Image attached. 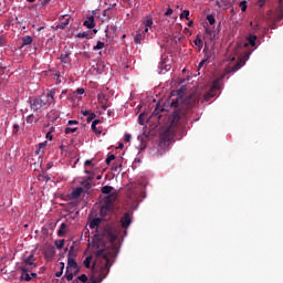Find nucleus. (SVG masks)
I'll list each match as a JSON object with an SVG mask.
<instances>
[{
  "label": "nucleus",
  "instance_id": "a878e982",
  "mask_svg": "<svg viewBox=\"0 0 283 283\" xmlns=\"http://www.w3.org/2000/svg\"><path fill=\"white\" fill-rule=\"evenodd\" d=\"M216 6H217L218 8H223V9H226V8H229V1H227V0H217V1H216Z\"/></svg>",
  "mask_w": 283,
  "mask_h": 283
},
{
  "label": "nucleus",
  "instance_id": "e433bc0d",
  "mask_svg": "<svg viewBox=\"0 0 283 283\" xmlns=\"http://www.w3.org/2000/svg\"><path fill=\"white\" fill-rule=\"evenodd\" d=\"M239 7L241 8V11L242 12H245L247 11V1L243 0L239 3Z\"/></svg>",
  "mask_w": 283,
  "mask_h": 283
},
{
  "label": "nucleus",
  "instance_id": "ddd939ff",
  "mask_svg": "<svg viewBox=\"0 0 283 283\" xmlns=\"http://www.w3.org/2000/svg\"><path fill=\"white\" fill-rule=\"evenodd\" d=\"M120 222H122V227L124 229H127L132 223L130 214L126 212V214H124V217L122 218Z\"/></svg>",
  "mask_w": 283,
  "mask_h": 283
},
{
  "label": "nucleus",
  "instance_id": "f3484780",
  "mask_svg": "<svg viewBox=\"0 0 283 283\" xmlns=\"http://www.w3.org/2000/svg\"><path fill=\"white\" fill-rule=\"evenodd\" d=\"M163 112H165L164 106H161L160 104H157L155 107V111H153V116H157L158 118H161L163 115L160 113Z\"/></svg>",
  "mask_w": 283,
  "mask_h": 283
},
{
  "label": "nucleus",
  "instance_id": "4d7b16f0",
  "mask_svg": "<svg viewBox=\"0 0 283 283\" xmlns=\"http://www.w3.org/2000/svg\"><path fill=\"white\" fill-rule=\"evenodd\" d=\"M164 65H165V61H161L160 64H159V69H160V70H164V69H165Z\"/></svg>",
  "mask_w": 283,
  "mask_h": 283
},
{
  "label": "nucleus",
  "instance_id": "a211bd4d",
  "mask_svg": "<svg viewBox=\"0 0 283 283\" xmlns=\"http://www.w3.org/2000/svg\"><path fill=\"white\" fill-rule=\"evenodd\" d=\"M82 192H83V188L82 187H77L71 193L72 199H78L81 197Z\"/></svg>",
  "mask_w": 283,
  "mask_h": 283
},
{
  "label": "nucleus",
  "instance_id": "052dcab7",
  "mask_svg": "<svg viewBox=\"0 0 283 283\" xmlns=\"http://www.w3.org/2000/svg\"><path fill=\"white\" fill-rule=\"evenodd\" d=\"M252 30L258 31L259 30V24L253 25Z\"/></svg>",
  "mask_w": 283,
  "mask_h": 283
},
{
  "label": "nucleus",
  "instance_id": "72a5a7b5",
  "mask_svg": "<svg viewBox=\"0 0 283 283\" xmlns=\"http://www.w3.org/2000/svg\"><path fill=\"white\" fill-rule=\"evenodd\" d=\"M8 45L7 38H3V35H0V48H4Z\"/></svg>",
  "mask_w": 283,
  "mask_h": 283
},
{
  "label": "nucleus",
  "instance_id": "6ab92c4d",
  "mask_svg": "<svg viewBox=\"0 0 283 283\" xmlns=\"http://www.w3.org/2000/svg\"><path fill=\"white\" fill-rule=\"evenodd\" d=\"M193 44L198 48L199 52L203 49V41L201 40L200 35L196 36Z\"/></svg>",
  "mask_w": 283,
  "mask_h": 283
},
{
  "label": "nucleus",
  "instance_id": "0e129e2a",
  "mask_svg": "<svg viewBox=\"0 0 283 283\" xmlns=\"http://www.w3.org/2000/svg\"><path fill=\"white\" fill-rule=\"evenodd\" d=\"M85 188H86V189H90V188H91V184L87 182V184L85 185Z\"/></svg>",
  "mask_w": 283,
  "mask_h": 283
},
{
  "label": "nucleus",
  "instance_id": "20e7f679",
  "mask_svg": "<svg viewBox=\"0 0 283 283\" xmlns=\"http://www.w3.org/2000/svg\"><path fill=\"white\" fill-rule=\"evenodd\" d=\"M181 115L175 112L171 124L168 128L160 133V140L165 146H169V144L174 140L176 136L175 125H178Z\"/></svg>",
  "mask_w": 283,
  "mask_h": 283
},
{
  "label": "nucleus",
  "instance_id": "49530a36",
  "mask_svg": "<svg viewBox=\"0 0 283 283\" xmlns=\"http://www.w3.org/2000/svg\"><path fill=\"white\" fill-rule=\"evenodd\" d=\"M67 125L72 126V125H78V122L75 119H71L67 122Z\"/></svg>",
  "mask_w": 283,
  "mask_h": 283
},
{
  "label": "nucleus",
  "instance_id": "dca6fc26",
  "mask_svg": "<svg viewBox=\"0 0 283 283\" xmlns=\"http://www.w3.org/2000/svg\"><path fill=\"white\" fill-rule=\"evenodd\" d=\"M60 61H61V63H64V64H71L72 59L70 57V53H67V52L62 53L60 56Z\"/></svg>",
  "mask_w": 283,
  "mask_h": 283
},
{
  "label": "nucleus",
  "instance_id": "8fccbe9b",
  "mask_svg": "<svg viewBox=\"0 0 283 283\" xmlns=\"http://www.w3.org/2000/svg\"><path fill=\"white\" fill-rule=\"evenodd\" d=\"M45 138H46L48 140H53V135H52V133H51V132L46 133Z\"/></svg>",
  "mask_w": 283,
  "mask_h": 283
},
{
  "label": "nucleus",
  "instance_id": "4be33fe9",
  "mask_svg": "<svg viewBox=\"0 0 283 283\" xmlns=\"http://www.w3.org/2000/svg\"><path fill=\"white\" fill-rule=\"evenodd\" d=\"M77 39H92L91 31H83L82 33H77Z\"/></svg>",
  "mask_w": 283,
  "mask_h": 283
},
{
  "label": "nucleus",
  "instance_id": "5701e85b",
  "mask_svg": "<svg viewBox=\"0 0 283 283\" xmlns=\"http://www.w3.org/2000/svg\"><path fill=\"white\" fill-rule=\"evenodd\" d=\"M28 125H33V123H39V119L35 118L34 114H30L29 116H27L25 118Z\"/></svg>",
  "mask_w": 283,
  "mask_h": 283
},
{
  "label": "nucleus",
  "instance_id": "2f4dec72",
  "mask_svg": "<svg viewBox=\"0 0 283 283\" xmlns=\"http://www.w3.org/2000/svg\"><path fill=\"white\" fill-rule=\"evenodd\" d=\"M92 259H93L92 255H90V256H87V258L84 260L83 264H84L85 268H87V269L91 268Z\"/></svg>",
  "mask_w": 283,
  "mask_h": 283
},
{
  "label": "nucleus",
  "instance_id": "774afa93",
  "mask_svg": "<svg viewBox=\"0 0 283 283\" xmlns=\"http://www.w3.org/2000/svg\"><path fill=\"white\" fill-rule=\"evenodd\" d=\"M73 249H74V247L72 245L69 254H72Z\"/></svg>",
  "mask_w": 283,
  "mask_h": 283
},
{
  "label": "nucleus",
  "instance_id": "de8ad7c7",
  "mask_svg": "<svg viewBox=\"0 0 283 283\" xmlns=\"http://www.w3.org/2000/svg\"><path fill=\"white\" fill-rule=\"evenodd\" d=\"M268 2V0H259L258 4L260 8H263V6Z\"/></svg>",
  "mask_w": 283,
  "mask_h": 283
},
{
  "label": "nucleus",
  "instance_id": "423d86ee",
  "mask_svg": "<svg viewBox=\"0 0 283 283\" xmlns=\"http://www.w3.org/2000/svg\"><path fill=\"white\" fill-rule=\"evenodd\" d=\"M78 272V265L75 262L74 259L69 258L67 259V266H66V272H65V277L67 281H72L73 274H76Z\"/></svg>",
  "mask_w": 283,
  "mask_h": 283
},
{
  "label": "nucleus",
  "instance_id": "f257e3e1",
  "mask_svg": "<svg viewBox=\"0 0 283 283\" xmlns=\"http://www.w3.org/2000/svg\"><path fill=\"white\" fill-rule=\"evenodd\" d=\"M101 223H102V219L96 218V219H93L88 224L90 229H92V230L96 229L93 247L96 249V251H98L99 250L98 245H101V243H103L104 253L108 254L112 258L114 255V253L106 250L104 240L108 241L113 244L117 240L118 229L116 228L115 224L108 223L104 227L103 231H99L98 227Z\"/></svg>",
  "mask_w": 283,
  "mask_h": 283
},
{
  "label": "nucleus",
  "instance_id": "79ce46f5",
  "mask_svg": "<svg viewBox=\"0 0 283 283\" xmlns=\"http://www.w3.org/2000/svg\"><path fill=\"white\" fill-rule=\"evenodd\" d=\"M208 61H209V59L201 61L198 65V69H202L208 63Z\"/></svg>",
  "mask_w": 283,
  "mask_h": 283
},
{
  "label": "nucleus",
  "instance_id": "39448f33",
  "mask_svg": "<svg viewBox=\"0 0 283 283\" xmlns=\"http://www.w3.org/2000/svg\"><path fill=\"white\" fill-rule=\"evenodd\" d=\"M30 107L33 112H39L41 109H46L50 106V102L46 101L44 97H34L29 98Z\"/></svg>",
  "mask_w": 283,
  "mask_h": 283
},
{
  "label": "nucleus",
  "instance_id": "9d476101",
  "mask_svg": "<svg viewBox=\"0 0 283 283\" xmlns=\"http://www.w3.org/2000/svg\"><path fill=\"white\" fill-rule=\"evenodd\" d=\"M19 269H20V271H21L20 281H27V282L32 281V276H31V273H30V272H31L33 269L28 268V266H20Z\"/></svg>",
  "mask_w": 283,
  "mask_h": 283
},
{
  "label": "nucleus",
  "instance_id": "3c124183",
  "mask_svg": "<svg viewBox=\"0 0 283 283\" xmlns=\"http://www.w3.org/2000/svg\"><path fill=\"white\" fill-rule=\"evenodd\" d=\"M75 93H77V94H80V95H82V94H84L85 93V91H84V88H77L76 90V92Z\"/></svg>",
  "mask_w": 283,
  "mask_h": 283
},
{
  "label": "nucleus",
  "instance_id": "58836bf2",
  "mask_svg": "<svg viewBox=\"0 0 283 283\" xmlns=\"http://www.w3.org/2000/svg\"><path fill=\"white\" fill-rule=\"evenodd\" d=\"M94 118H96V114L91 112L87 116V123H92V120H94Z\"/></svg>",
  "mask_w": 283,
  "mask_h": 283
},
{
  "label": "nucleus",
  "instance_id": "c9c22d12",
  "mask_svg": "<svg viewBox=\"0 0 283 283\" xmlns=\"http://www.w3.org/2000/svg\"><path fill=\"white\" fill-rule=\"evenodd\" d=\"M115 159H116V156H115L114 154L109 155V156L106 158V165L109 166L111 163H112L113 160H115Z\"/></svg>",
  "mask_w": 283,
  "mask_h": 283
},
{
  "label": "nucleus",
  "instance_id": "37998d69",
  "mask_svg": "<svg viewBox=\"0 0 283 283\" xmlns=\"http://www.w3.org/2000/svg\"><path fill=\"white\" fill-rule=\"evenodd\" d=\"M78 280L82 281L83 283L87 282V276L85 274H82L78 276Z\"/></svg>",
  "mask_w": 283,
  "mask_h": 283
},
{
  "label": "nucleus",
  "instance_id": "603ef678",
  "mask_svg": "<svg viewBox=\"0 0 283 283\" xmlns=\"http://www.w3.org/2000/svg\"><path fill=\"white\" fill-rule=\"evenodd\" d=\"M81 113H82L84 116H88V115L91 114V111L85 109V111H81Z\"/></svg>",
  "mask_w": 283,
  "mask_h": 283
},
{
  "label": "nucleus",
  "instance_id": "cd10ccee",
  "mask_svg": "<svg viewBox=\"0 0 283 283\" xmlns=\"http://www.w3.org/2000/svg\"><path fill=\"white\" fill-rule=\"evenodd\" d=\"M190 17V11L189 10H184L181 13H180V19H186L187 21H189Z\"/></svg>",
  "mask_w": 283,
  "mask_h": 283
},
{
  "label": "nucleus",
  "instance_id": "13d9d810",
  "mask_svg": "<svg viewBox=\"0 0 283 283\" xmlns=\"http://www.w3.org/2000/svg\"><path fill=\"white\" fill-rule=\"evenodd\" d=\"M117 149H124V144L123 143H119V146L117 147Z\"/></svg>",
  "mask_w": 283,
  "mask_h": 283
},
{
  "label": "nucleus",
  "instance_id": "7c9ffc66",
  "mask_svg": "<svg viewBox=\"0 0 283 283\" xmlns=\"http://www.w3.org/2000/svg\"><path fill=\"white\" fill-rule=\"evenodd\" d=\"M76 130H77L76 127H66V128L64 129V134H65V135H71V134H74V132H76Z\"/></svg>",
  "mask_w": 283,
  "mask_h": 283
},
{
  "label": "nucleus",
  "instance_id": "a18cd8bd",
  "mask_svg": "<svg viewBox=\"0 0 283 283\" xmlns=\"http://www.w3.org/2000/svg\"><path fill=\"white\" fill-rule=\"evenodd\" d=\"M125 143H130L132 136L129 134H126L124 137Z\"/></svg>",
  "mask_w": 283,
  "mask_h": 283
},
{
  "label": "nucleus",
  "instance_id": "7ed1b4c3",
  "mask_svg": "<svg viewBox=\"0 0 283 283\" xmlns=\"http://www.w3.org/2000/svg\"><path fill=\"white\" fill-rule=\"evenodd\" d=\"M97 248L98 251H95V254L97 258H103L105 263L101 268L99 275L97 277L93 275L87 283H97L98 281L102 282L107 276V273L109 272V269L112 266V256H109L107 253H104V244L101 242V245H98Z\"/></svg>",
  "mask_w": 283,
  "mask_h": 283
},
{
  "label": "nucleus",
  "instance_id": "a19ab883",
  "mask_svg": "<svg viewBox=\"0 0 283 283\" xmlns=\"http://www.w3.org/2000/svg\"><path fill=\"white\" fill-rule=\"evenodd\" d=\"M138 123L139 125H145V114H139Z\"/></svg>",
  "mask_w": 283,
  "mask_h": 283
},
{
  "label": "nucleus",
  "instance_id": "ea45409f",
  "mask_svg": "<svg viewBox=\"0 0 283 283\" xmlns=\"http://www.w3.org/2000/svg\"><path fill=\"white\" fill-rule=\"evenodd\" d=\"M92 129L96 135H101L102 134V129L97 128L96 125L92 124Z\"/></svg>",
  "mask_w": 283,
  "mask_h": 283
},
{
  "label": "nucleus",
  "instance_id": "f03ea898",
  "mask_svg": "<svg viewBox=\"0 0 283 283\" xmlns=\"http://www.w3.org/2000/svg\"><path fill=\"white\" fill-rule=\"evenodd\" d=\"M101 190L102 193L108 195L103 199L101 206V217L106 218L114 211V202L117 199V192H113L115 188L108 185L103 186Z\"/></svg>",
  "mask_w": 283,
  "mask_h": 283
},
{
  "label": "nucleus",
  "instance_id": "f704fd0d",
  "mask_svg": "<svg viewBox=\"0 0 283 283\" xmlns=\"http://www.w3.org/2000/svg\"><path fill=\"white\" fill-rule=\"evenodd\" d=\"M104 46H105L104 42L98 41L96 46L93 48V50L99 51V50L104 49Z\"/></svg>",
  "mask_w": 283,
  "mask_h": 283
},
{
  "label": "nucleus",
  "instance_id": "0eeeda50",
  "mask_svg": "<svg viewBox=\"0 0 283 283\" xmlns=\"http://www.w3.org/2000/svg\"><path fill=\"white\" fill-rule=\"evenodd\" d=\"M36 258L34 254H30L29 256H24L22 259V264L21 266H27L30 268V270H33L34 268H38V264L35 263Z\"/></svg>",
  "mask_w": 283,
  "mask_h": 283
},
{
  "label": "nucleus",
  "instance_id": "bb28decb",
  "mask_svg": "<svg viewBox=\"0 0 283 283\" xmlns=\"http://www.w3.org/2000/svg\"><path fill=\"white\" fill-rule=\"evenodd\" d=\"M256 36L255 35H248V38H247V42L249 43V45H251L252 48H254L255 46V42H256Z\"/></svg>",
  "mask_w": 283,
  "mask_h": 283
},
{
  "label": "nucleus",
  "instance_id": "4c0bfd02",
  "mask_svg": "<svg viewBox=\"0 0 283 283\" xmlns=\"http://www.w3.org/2000/svg\"><path fill=\"white\" fill-rule=\"evenodd\" d=\"M18 132H20V125L19 124H13L12 135H17Z\"/></svg>",
  "mask_w": 283,
  "mask_h": 283
},
{
  "label": "nucleus",
  "instance_id": "393cba45",
  "mask_svg": "<svg viewBox=\"0 0 283 283\" xmlns=\"http://www.w3.org/2000/svg\"><path fill=\"white\" fill-rule=\"evenodd\" d=\"M65 230H67V224L66 223H62L60 227V230L57 231V235L60 238L65 237Z\"/></svg>",
  "mask_w": 283,
  "mask_h": 283
},
{
  "label": "nucleus",
  "instance_id": "f8f14e48",
  "mask_svg": "<svg viewBox=\"0 0 283 283\" xmlns=\"http://www.w3.org/2000/svg\"><path fill=\"white\" fill-rule=\"evenodd\" d=\"M55 94H56V91L51 90L45 95H42V97L49 102V106L55 103Z\"/></svg>",
  "mask_w": 283,
  "mask_h": 283
},
{
  "label": "nucleus",
  "instance_id": "aec40b11",
  "mask_svg": "<svg viewBox=\"0 0 283 283\" xmlns=\"http://www.w3.org/2000/svg\"><path fill=\"white\" fill-rule=\"evenodd\" d=\"M146 32L142 31L139 33H136L135 35V43L140 44L143 40H145Z\"/></svg>",
  "mask_w": 283,
  "mask_h": 283
},
{
  "label": "nucleus",
  "instance_id": "473e14b6",
  "mask_svg": "<svg viewBox=\"0 0 283 283\" xmlns=\"http://www.w3.org/2000/svg\"><path fill=\"white\" fill-rule=\"evenodd\" d=\"M65 245V240H57L55 241V247L61 250Z\"/></svg>",
  "mask_w": 283,
  "mask_h": 283
},
{
  "label": "nucleus",
  "instance_id": "412c9836",
  "mask_svg": "<svg viewBox=\"0 0 283 283\" xmlns=\"http://www.w3.org/2000/svg\"><path fill=\"white\" fill-rule=\"evenodd\" d=\"M144 24L146 25V29H144V32H148L149 29L148 28H151L154 25V20L151 17H147L146 18V21L144 22Z\"/></svg>",
  "mask_w": 283,
  "mask_h": 283
},
{
  "label": "nucleus",
  "instance_id": "6e6552de",
  "mask_svg": "<svg viewBox=\"0 0 283 283\" xmlns=\"http://www.w3.org/2000/svg\"><path fill=\"white\" fill-rule=\"evenodd\" d=\"M218 90H220V82L214 81L210 91L203 96V101L205 102H210V99L212 97L217 96L216 91H218Z\"/></svg>",
  "mask_w": 283,
  "mask_h": 283
},
{
  "label": "nucleus",
  "instance_id": "4468645a",
  "mask_svg": "<svg viewBox=\"0 0 283 283\" xmlns=\"http://www.w3.org/2000/svg\"><path fill=\"white\" fill-rule=\"evenodd\" d=\"M83 24L87 29H94V27H95V18H94V15H88Z\"/></svg>",
  "mask_w": 283,
  "mask_h": 283
},
{
  "label": "nucleus",
  "instance_id": "338daca9",
  "mask_svg": "<svg viewBox=\"0 0 283 283\" xmlns=\"http://www.w3.org/2000/svg\"><path fill=\"white\" fill-rule=\"evenodd\" d=\"M96 179L102 180V175H97Z\"/></svg>",
  "mask_w": 283,
  "mask_h": 283
},
{
  "label": "nucleus",
  "instance_id": "69168bd1",
  "mask_svg": "<svg viewBox=\"0 0 283 283\" xmlns=\"http://www.w3.org/2000/svg\"><path fill=\"white\" fill-rule=\"evenodd\" d=\"M0 70H7V66L0 64Z\"/></svg>",
  "mask_w": 283,
  "mask_h": 283
},
{
  "label": "nucleus",
  "instance_id": "6e6d98bb",
  "mask_svg": "<svg viewBox=\"0 0 283 283\" xmlns=\"http://www.w3.org/2000/svg\"><path fill=\"white\" fill-rule=\"evenodd\" d=\"M99 123H101V120L99 119H95V120H93V123H92V125L94 126H96V125H99Z\"/></svg>",
  "mask_w": 283,
  "mask_h": 283
},
{
  "label": "nucleus",
  "instance_id": "680f3d73",
  "mask_svg": "<svg viewBox=\"0 0 283 283\" xmlns=\"http://www.w3.org/2000/svg\"><path fill=\"white\" fill-rule=\"evenodd\" d=\"M66 93H67V91H62L60 98H63V95H65Z\"/></svg>",
  "mask_w": 283,
  "mask_h": 283
},
{
  "label": "nucleus",
  "instance_id": "864d4df0",
  "mask_svg": "<svg viewBox=\"0 0 283 283\" xmlns=\"http://www.w3.org/2000/svg\"><path fill=\"white\" fill-rule=\"evenodd\" d=\"M90 166H92V159L85 160V167H90Z\"/></svg>",
  "mask_w": 283,
  "mask_h": 283
},
{
  "label": "nucleus",
  "instance_id": "c756f323",
  "mask_svg": "<svg viewBox=\"0 0 283 283\" xmlns=\"http://www.w3.org/2000/svg\"><path fill=\"white\" fill-rule=\"evenodd\" d=\"M207 21L209 22L210 25L216 24V17L213 14H208L207 15Z\"/></svg>",
  "mask_w": 283,
  "mask_h": 283
},
{
  "label": "nucleus",
  "instance_id": "b1692460",
  "mask_svg": "<svg viewBox=\"0 0 283 283\" xmlns=\"http://www.w3.org/2000/svg\"><path fill=\"white\" fill-rule=\"evenodd\" d=\"M32 43H33L32 35H24V38H22V45H31Z\"/></svg>",
  "mask_w": 283,
  "mask_h": 283
},
{
  "label": "nucleus",
  "instance_id": "5fc2aeb1",
  "mask_svg": "<svg viewBox=\"0 0 283 283\" xmlns=\"http://www.w3.org/2000/svg\"><path fill=\"white\" fill-rule=\"evenodd\" d=\"M30 276H31V280L32 279H38V273H33L32 271L30 272Z\"/></svg>",
  "mask_w": 283,
  "mask_h": 283
},
{
  "label": "nucleus",
  "instance_id": "c03bdc74",
  "mask_svg": "<svg viewBox=\"0 0 283 283\" xmlns=\"http://www.w3.org/2000/svg\"><path fill=\"white\" fill-rule=\"evenodd\" d=\"M174 13V10L171 9V8H168L167 10H166V12H165V15L166 17H169V15H171Z\"/></svg>",
  "mask_w": 283,
  "mask_h": 283
},
{
  "label": "nucleus",
  "instance_id": "c85d7f7f",
  "mask_svg": "<svg viewBox=\"0 0 283 283\" xmlns=\"http://www.w3.org/2000/svg\"><path fill=\"white\" fill-rule=\"evenodd\" d=\"M65 270V263H60V271L55 273V276L61 277L63 275V271Z\"/></svg>",
  "mask_w": 283,
  "mask_h": 283
},
{
  "label": "nucleus",
  "instance_id": "1a4fd4ad",
  "mask_svg": "<svg viewBox=\"0 0 283 283\" xmlns=\"http://www.w3.org/2000/svg\"><path fill=\"white\" fill-rule=\"evenodd\" d=\"M180 103H182V96L180 92H171L170 106L177 108L179 107Z\"/></svg>",
  "mask_w": 283,
  "mask_h": 283
},
{
  "label": "nucleus",
  "instance_id": "09e8293b",
  "mask_svg": "<svg viewBox=\"0 0 283 283\" xmlns=\"http://www.w3.org/2000/svg\"><path fill=\"white\" fill-rule=\"evenodd\" d=\"M268 2V0H259L258 4L260 8H263V6Z\"/></svg>",
  "mask_w": 283,
  "mask_h": 283
},
{
  "label": "nucleus",
  "instance_id": "2eb2a0df",
  "mask_svg": "<svg viewBox=\"0 0 283 283\" xmlns=\"http://www.w3.org/2000/svg\"><path fill=\"white\" fill-rule=\"evenodd\" d=\"M243 65H244V62L242 60H240L232 67L228 69V73H235V72L240 71V69H242Z\"/></svg>",
  "mask_w": 283,
  "mask_h": 283
},
{
  "label": "nucleus",
  "instance_id": "bf43d9fd",
  "mask_svg": "<svg viewBox=\"0 0 283 283\" xmlns=\"http://www.w3.org/2000/svg\"><path fill=\"white\" fill-rule=\"evenodd\" d=\"M45 146L46 145L44 143L39 144L40 149L45 148Z\"/></svg>",
  "mask_w": 283,
  "mask_h": 283
},
{
  "label": "nucleus",
  "instance_id": "9b49d317",
  "mask_svg": "<svg viewBox=\"0 0 283 283\" xmlns=\"http://www.w3.org/2000/svg\"><path fill=\"white\" fill-rule=\"evenodd\" d=\"M70 14H63L60 17V22L59 24L56 25V29H60V30H65V28H67V25H70Z\"/></svg>",
  "mask_w": 283,
  "mask_h": 283
},
{
  "label": "nucleus",
  "instance_id": "e2e57ef3",
  "mask_svg": "<svg viewBox=\"0 0 283 283\" xmlns=\"http://www.w3.org/2000/svg\"><path fill=\"white\" fill-rule=\"evenodd\" d=\"M51 2V0H44L43 1V6H46L48 3H50Z\"/></svg>",
  "mask_w": 283,
  "mask_h": 283
}]
</instances>
